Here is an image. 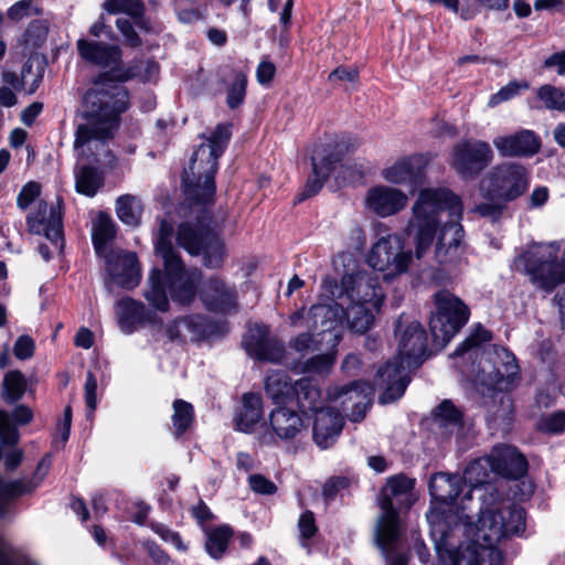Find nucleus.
Listing matches in <instances>:
<instances>
[{"label": "nucleus", "mask_w": 565, "mask_h": 565, "mask_svg": "<svg viewBox=\"0 0 565 565\" xmlns=\"http://www.w3.org/2000/svg\"><path fill=\"white\" fill-rule=\"evenodd\" d=\"M231 136L232 125L226 122L218 124L212 131L203 135L206 142L201 143L194 151L183 175L184 192L191 203L205 205L213 201L218 159Z\"/></svg>", "instance_id": "39448f33"}, {"label": "nucleus", "mask_w": 565, "mask_h": 565, "mask_svg": "<svg viewBox=\"0 0 565 565\" xmlns=\"http://www.w3.org/2000/svg\"><path fill=\"white\" fill-rule=\"evenodd\" d=\"M490 340L491 333L481 326H478L470 333V335L467 337L466 340L456 349L455 354L461 355L465 352H468L469 350L477 348L480 344L488 342Z\"/></svg>", "instance_id": "13d9d810"}, {"label": "nucleus", "mask_w": 565, "mask_h": 565, "mask_svg": "<svg viewBox=\"0 0 565 565\" xmlns=\"http://www.w3.org/2000/svg\"><path fill=\"white\" fill-rule=\"evenodd\" d=\"M205 327L206 320L202 316H190L181 318L175 321V328L179 329L177 337H179L182 331L189 332L192 339L201 337L205 333ZM169 332L172 339L175 338V335L172 333V330H169Z\"/></svg>", "instance_id": "864d4df0"}, {"label": "nucleus", "mask_w": 565, "mask_h": 565, "mask_svg": "<svg viewBox=\"0 0 565 565\" xmlns=\"http://www.w3.org/2000/svg\"><path fill=\"white\" fill-rule=\"evenodd\" d=\"M493 146L503 158L532 157L540 151L541 139L534 131L523 129L495 137Z\"/></svg>", "instance_id": "bb28decb"}, {"label": "nucleus", "mask_w": 565, "mask_h": 565, "mask_svg": "<svg viewBox=\"0 0 565 565\" xmlns=\"http://www.w3.org/2000/svg\"><path fill=\"white\" fill-rule=\"evenodd\" d=\"M143 204L141 199L132 194H124L116 200V214L126 225L137 227L141 222Z\"/></svg>", "instance_id": "58836bf2"}, {"label": "nucleus", "mask_w": 565, "mask_h": 565, "mask_svg": "<svg viewBox=\"0 0 565 565\" xmlns=\"http://www.w3.org/2000/svg\"><path fill=\"white\" fill-rule=\"evenodd\" d=\"M436 306L429 327L437 343H447L468 322L470 310L456 295L439 290L434 295Z\"/></svg>", "instance_id": "f8f14e48"}, {"label": "nucleus", "mask_w": 565, "mask_h": 565, "mask_svg": "<svg viewBox=\"0 0 565 565\" xmlns=\"http://www.w3.org/2000/svg\"><path fill=\"white\" fill-rule=\"evenodd\" d=\"M268 424L270 431L260 437V441L267 445L275 444L277 440H294L305 430L301 416L285 406H279L270 412Z\"/></svg>", "instance_id": "aec40b11"}, {"label": "nucleus", "mask_w": 565, "mask_h": 565, "mask_svg": "<svg viewBox=\"0 0 565 565\" xmlns=\"http://www.w3.org/2000/svg\"><path fill=\"white\" fill-rule=\"evenodd\" d=\"M463 484L462 478L458 475L437 472L430 477L428 488L435 501L451 504L457 499Z\"/></svg>", "instance_id": "2f4dec72"}, {"label": "nucleus", "mask_w": 565, "mask_h": 565, "mask_svg": "<svg viewBox=\"0 0 565 565\" xmlns=\"http://www.w3.org/2000/svg\"><path fill=\"white\" fill-rule=\"evenodd\" d=\"M248 482L252 490L257 493L273 494L277 490L276 486L262 475H252Z\"/></svg>", "instance_id": "69168bd1"}, {"label": "nucleus", "mask_w": 565, "mask_h": 565, "mask_svg": "<svg viewBox=\"0 0 565 565\" xmlns=\"http://www.w3.org/2000/svg\"><path fill=\"white\" fill-rule=\"evenodd\" d=\"M525 530V511L503 500L480 508V514L468 533L472 539L450 554L452 565H503L500 544Z\"/></svg>", "instance_id": "7ed1b4c3"}, {"label": "nucleus", "mask_w": 565, "mask_h": 565, "mask_svg": "<svg viewBox=\"0 0 565 565\" xmlns=\"http://www.w3.org/2000/svg\"><path fill=\"white\" fill-rule=\"evenodd\" d=\"M407 202L408 198L402 190L388 185H375L365 196L366 207L381 217L397 214Z\"/></svg>", "instance_id": "393cba45"}, {"label": "nucleus", "mask_w": 565, "mask_h": 565, "mask_svg": "<svg viewBox=\"0 0 565 565\" xmlns=\"http://www.w3.org/2000/svg\"><path fill=\"white\" fill-rule=\"evenodd\" d=\"M323 342H326V339L318 337L317 333L302 332L294 338L289 345L299 354L307 355L320 350V344Z\"/></svg>", "instance_id": "3c124183"}, {"label": "nucleus", "mask_w": 565, "mask_h": 565, "mask_svg": "<svg viewBox=\"0 0 565 565\" xmlns=\"http://www.w3.org/2000/svg\"><path fill=\"white\" fill-rule=\"evenodd\" d=\"M158 74L159 65L147 60L122 68L117 81L108 74L93 81L83 97L82 117L85 121L75 131L74 149L79 157L105 167L114 166L109 141L120 125L121 115L130 106L129 92L121 83L132 78L150 82Z\"/></svg>", "instance_id": "f257e3e1"}, {"label": "nucleus", "mask_w": 565, "mask_h": 565, "mask_svg": "<svg viewBox=\"0 0 565 565\" xmlns=\"http://www.w3.org/2000/svg\"><path fill=\"white\" fill-rule=\"evenodd\" d=\"M233 534L230 526L223 525L213 530L207 537L205 547L207 553L214 557L220 558L227 547V543Z\"/></svg>", "instance_id": "09e8293b"}, {"label": "nucleus", "mask_w": 565, "mask_h": 565, "mask_svg": "<svg viewBox=\"0 0 565 565\" xmlns=\"http://www.w3.org/2000/svg\"><path fill=\"white\" fill-rule=\"evenodd\" d=\"M265 391L267 396L277 405L294 402L296 382L281 371H275L267 375L265 380Z\"/></svg>", "instance_id": "72a5a7b5"}, {"label": "nucleus", "mask_w": 565, "mask_h": 565, "mask_svg": "<svg viewBox=\"0 0 565 565\" xmlns=\"http://www.w3.org/2000/svg\"><path fill=\"white\" fill-rule=\"evenodd\" d=\"M34 342L29 335H21L14 343L13 353L19 360H26L33 355Z\"/></svg>", "instance_id": "680f3d73"}, {"label": "nucleus", "mask_w": 565, "mask_h": 565, "mask_svg": "<svg viewBox=\"0 0 565 565\" xmlns=\"http://www.w3.org/2000/svg\"><path fill=\"white\" fill-rule=\"evenodd\" d=\"M412 259L411 249H405L402 237L396 234L380 237L373 244L367 257L373 269L385 273V280H392L405 274Z\"/></svg>", "instance_id": "4468645a"}, {"label": "nucleus", "mask_w": 565, "mask_h": 565, "mask_svg": "<svg viewBox=\"0 0 565 565\" xmlns=\"http://www.w3.org/2000/svg\"><path fill=\"white\" fill-rule=\"evenodd\" d=\"M372 394L373 390L367 383L358 381L342 386H330L327 398L339 404L350 420L360 422L371 405Z\"/></svg>", "instance_id": "f3484780"}, {"label": "nucleus", "mask_w": 565, "mask_h": 565, "mask_svg": "<svg viewBox=\"0 0 565 565\" xmlns=\"http://www.w3.org/2000/svg\"><path fill=\"white\" fill-rule=\"evenodd\" d=\"M41 193V186L38 182H29L26 183L20 191L17 204L21 210H25L30 206L32 202L35 201V199Z\"/></svg>", "instance_id": "052dcab7"}, {"label": "nucleus", "mask_w": 565, "mask_h": 565, "mask_svg": "<svg viewBox=\"0 0 565 565\" xmlns=\"http://www.w3.org/2000/svg\"><path fill=\"white\" fill-rule=\"evenodd\" d=\"M84 388H85L86 406L89 409V414H93L94 411L96 409V405H97V398H96L97 380L92 372L87 373Z\"/></svg>", "instance_id": "0e129e2a"}, {"label": "nucleus", "mask_w": 565, "mask_h": 565, "mask_svg": "<svg viewBox=\"0 0 565 565\" xmlns=\"http://www.w3.org/2000/svg\"><path fill=\"white\" fill-rule=\"evenodd\" d=\"M106 270L111 279L126 289H132L140 282L141 274L137 255L132 252L110 249L104 255Z\"/></svg>", "instance_id": "4be33fe9"}, {"label": "nucleus", "mask_w": 565, "mask_h": 565, "mask_svg": "<svg viewBox=\"0 0 565 565\" xmlns=\"http://www.w3.org/2000/svg\"><path fill=\"white\" fill-rule=\"evenodd\" d=\"M43 67L41 63L34 58H29L21 72L22 85L30 94L34 93L43 79Z\"/></svg>", "instance_id": "8fccbe9b"}, {"label": "nucleus", "mask_w": 565, "mask_h": 565, "mask_svg": "<svg viewBox=\"0 0 565 565\" xmlns=\"http://www.w3.org/2000/svg\"><path fill=\"white\" fill-rule=\"evenodd\" d=\"M164 273L159 268L150 270L142 295L156 310L167 312L170 308L168 291L171 299L189 306L198 294V285L202 273L198 268L186 269L181 257L163 263Z\"/></svg>", "instance_id": "0eeeda50"}, {"label": "nucleus", "mask_w": 565, "mask_h": 565, "mask_svg": "<svg viewBox=\"0 0 565 565\" xmlns=\"http://www.w3.org/2000/svg\"><path fill=\"white\" fill-rule=\"evenodd\" d=\"M395 331L398 335L397 355L379 370L375 380V384L383 388L380 396L382 404L402 397L411 381L409 373L423 363L427 347L426 331L418 321H411L402 315L396 321Z\"/></svg>", "instance_id": "20e7f679"}, {"label": "nucleus", "mask_w": 565, "mask_h": 565, "mask_svg": "<svg viewBox=\"0 0 565 565\" xmlns=\"http://www.w3.org/2000/svg\"><path fill=\"white\" fill-rule=\"evenodd\" d=\"M436 425L448 434H459L462 429V414L449 399L441 402L434 412Z\"/></svg>", "instance_id": "4c0bfd02"}, {"label": "nucleus", "mask_w": 565, "mask_h": 565, "mask_svg": "<svg viewBox=\"0 0 565 565\" xmlns=\"http://www.w3.org/2000/svg\"><path fill=\"white\" fill-rule=\"evenodd\" d=\"M530 185L525 167L515 162H503L491 168L481 179L479 189L484 199L472 212L491 222L499 221L507 204L522 196Z\"/></svg>", "instance_id": "423d86ee"}, {"label": "nucleus", "mask_w": 565, "mask_h": 565, "mask_svg": "<svg viewBox=\"0 0 565 565\" xmlns=\"http://www.w3.org/2000/svg\"><path fill=\"white\" fill-rule=\"evenodd\" d=\"M19 552L7 541L0 539V565H18Z\"/></svg>", "instance_id": "774afa93"}, {"label": "nucleus", "mask_w": 565, "mask_h": 565, "mask_svg": "<svg viewBox=\"0 0 565 565\" xmlns=\"http://www.w3.org/2000/svg\"><path fill=\"white\" fill-rule=\"evenodd\" d=\"M414 484V479L399 473L390 477L380 492L379 505L382 513L376 522L374 540L385 558L398 554L402 531L397 509L411 505L409 498Z\"/></svg>", "instance_id": "6e6552de"}, {"label": "nucleus", "mask_w": 565, "mask_h": 565, "mask_svg": "<svg viewBox=\"0 0 565 565\" xmlns=\"http://www.w3.org/2000/svg\"><path fill=\"white\" fill-rule=\"evenodd\" d=\"M294 401L302 413H316L324 403L320 388L309 379L296 381Z\"/></svg>", "instance_id": "f704fd0d"}, {"label": "nucleus", "mask_w": 565, "mask_h": 565, "mask_svg": "<svg viewBox=\"0 0 565 565\" xmlns=\"http://www.w3.org/2000/svg\"><path fill=\"white\" fill-rule=\"evenodd\" d=\"M104 184L103 174L90 166H83L75 173L76 191L86 196H94Z\"/></svg>", "instance_id": "79ce46f5"}, {"label": "nucleus", "mask_w": 565, "mask_h": 565, "mask_svg": "<svg viewBox=\"0 0 565 565\" xmlns=\"http://www.w3.org/2000/svg\"><path fill=\"white\" fill-rule=\"evenodd\" d=\"M558 247L554 244H533L515 258V268L529 276L536 287L552 291L565 282V260L558 262Z\"/></svg>", "instance_id": "9d476101"}, {"label": "nucleus", "mask_w": 565, "mask_h": 565, "mask_svg": "<svg viewBox=\"0 0 565 565\" xmlns=\"http://www.w3.org/2000/svg\"><path fill=\"white\" fill-rule=\"evenodd\" d=\"M0 440L6 445H14L19 440L18 429L4 411H0Z\"/></svg>", "instance_id": "bf43d9fd"}, {"label": "nucleus", "mask_w": 565, "mask_h": 565, "mask_svg": "<svg viewBox=\"0 0 565 565\" xmlns=\"http://www.w3.org/2000/svg\"><path fill=\"white\" fill-rule=\"evenodd\" d=\"M315 415L313 439L320 448H329L343 428V417L334 408L324 406Z\"/></svg>", "instance_id": "cd10ccee"}, {"label": "nucleus", "mask_w": 565, "mask_h": 565, "mask_svg": "<svg viewBox=\"0 0 565 565\" xmlns=\"http://www.w3.org/2000/svg\"><path fill=\"white\" fill-rule=\"evenodd\" d=\"M51 466V459L45 456L38 465L35 472L30 479H17L0 481V499L10 501L22 495L31 494L44 480Z\"/></svg>", "instance_id": "c756f323"}, {"label": "nucleus", "mask_w": 565, "mask_h": 565, "mask_svg": "<svg viewBox=\"0 0 565 565\" xmlns=\"http://www.w3.org/2000/svg\"><path fill=\"white\" fill-rule=\"evenodd\" d=\"M493 160L490 145L482 140L466 139L451 151L450 167L463 179H473Z\"/></svg>", "instance_id": "2eb2a0df"}, {"label": "nucleus", "mask_w": 565, "mask_h": 565, "mask_svg": "<svg viewBox=\"0 0 565 565\" xmlns=\"http://www.w3.org/2000/svg\"><path fill=\"white\" fill-rule=\"evenodd\" d=\"M343 151H349V146L344 140L337 142L332 149L331 145H328L315 150L311 157L313 175L308 179L303 191L299 194V202L317 194L322 189L326 180L335 169V164L341 161Z\"/></svg>", "instance_id": "a211bd4d"}, {"label": "nucleus", "mask_w": 565, "mask_h": 565, "mask_svg": "<svg viewBox=\"0 0 565 565\" xmlns=\"http://www.w3.org/2000/svg\"><path fill=\"white\" fill-rule=\"evenodd\" d=\"M26 390V381L20 371H10L2 382V397L7 403L19 401Z\"/></svg>", "instance_id": "49530a36"}, {"label": "nucleus", "mask_w": 565, "mask_h": 565, "mask_svg": "<svg viewBox=\"0 0 565 565\" xmlns=\"http://www.w3.org/2000/svg\"><path fill=\"white\" fill-rule=\"evenodd\" d=\"M493 473L519 479L527 471V461L514 447L500 445L492 448Z\"/></svg>", "instance_id": "c85d7f7f"}, {"label": "nucleus", "mask_w": 565, "mask_h": 565, "mask_svg": "<svg viewBox=\"0 0 565 565\" xmlns=\"http://www.w3.org/2000/svg\"><path fill=\"white\" fill-rule=\"evenodd\" d=\"M344 309L334 300L311 306L306 319L305 327L326 339L331 349H334L342 339V323Z\"/></svg>", "instance_id": "dca6fc26"}, {"label": "nucleus", "mask_w": 565, "mask_h": 565, "mask_svg": "<svg viewBox=\"0 0 565 565\" xmlns=\"http://www.w3.org/2000/svg\"><path fill=\"white\" fill-rule=\"evenodd\" d=\"M263 415L262 397L255 393L243 395V406L237 414L235 422L241 431L249 433L259 423Z\"/></svg>", "instance_id": "e433bc0d"}, {"label": "nucleus", "mask_w": 565, "mask_h": 565, "mask_svg": "<svg viewBox=\"0 0 565 565\" xmlns=\"http://www.w3.org/2000/svg\"><path fill=\"white\" fill-rule=\"evenodd\" d=\"M427 160L422 154H412L397 159L382 170L381 177L393 184H406L415 190L424 183Z\"/></svg>", "instance_id": "5701e85b"}, {"label": "nucleus", "mask_w": 565, "mask_h": 565, "mask_svg": "<svg viewBox=\"0 0 565 565\" xmlns=\"http://www.w3.org/2000/svg\"><path fill=\"white\" fill-rule=\"evenodd\" d=\"M115 235L116 228L113 220L109 215L100 213L94 224L92 233L94 248L99 256H104L109 252L107 244Z\"/></svg>", "instance_id": "ea45409f"}, {"label": "nucleus", "mask_w": 565, "mask_h": 565, "mask_svg": "<svg viewBox=\"0 0 565 565\" xmlns=\"http://www.w3.org/2000/svg\"><path fill=\"white\" fill-rule=\"evenodd\" d=\"M527 88H529V83L525 81H521V82L511 81L505 86H503L499 92H497L495 94H493L490 97L488 105L490 107L498 106L499 104L510 100L511 98L519 95V93L522 89H527Z\"/></svg>", "instance_id": "6e6d98bb"}, {"label": "nucleus", "mask_w": 565, "mask_h": 565, "mask_svg": "<svg viewBox=\"0 0 565 565\" xmlns=\"http://www.w3.org/2000/svg\"><path fill=\"white\" fill-rule=\"evenodd\" d=\"M380 310L367 305L350 303L344 311L348 328L355 333H365L374 326L375 315Z\"/></svg>", "instance_id": "c9c22d12"}, {"label": "nucleus", "mask_w": 565, "mask_h": 565, "mask_svg": "<svg viewBox=\"0 0 565 565\" xmlns=\"http://www.w3.org/2000/svg\"><path fill=\"white\" fill-rule=\"evenodd\" d=\"M26 223L31 233L43 234L56 248L63 247V224L58 199L55 204H47L43 200L38 201L35 212L28 215Z\"/></svg>", "instance_id": "6ab92c4d"}, {"label": "nucleus", "mask_w": 565, "mask_h": 565, "mask_svg": "<svg viewBox=\"0 0 565 565\" xmlns=\"http://www.w3.org/2000/svg\"><path fill=\"white\" fill-rule=\"evenodd\" d=\"M497 355L501 361L499 364L495 363L492 370L487 371V369L482 366L481 382L494 392L493 398L499 403V405L494 406V409L491 411V420L494 424H509L512 419L514 406L511 396L504 391L510 390L513 385L519 374V365L516 364L514 355L507 350L498 352Z\"/></svg>", "instance_id": "9b49d317"}, {"label": "nucleus", "mask_w": 565, "mask_h": 565, "mask_svg": "<svg viewBox=\"0 0 565 565\" xmlns=\"http://www.w3.org/2000/svg\"><path fill=\"white\" fill-rule=\"evenodd\" d=\"M323 287L334 297L347 295L350 303L367 305L375 309H381L385 298L377 275L371 270H358L343 275L339 295H337L339 287L332 280L323 279Z\"/></svg>", "instance_id": "ddd939ff"}, {"label": "nucleus", "mask_w": 565, "mask_h": 565, "mask_svg": "<svg viewBox=\"0 0 565 565\" xmlns=\"http://www.w3.org/2000/svg\"><path fill=\"white\" fill-rule=\"evenodd\" d=\"M118 323L125 333H131L149 319V311L141 301L125 298L117 302Z\"/></svg>", "instance_id": "7c9ffc66"}, {"label": "nucleus", "mask_w": 565, "mask_h": 565, "mask_svg": "<svg viewBox=\"0 0 565 565\" xmlns=\"http://www.w3.org/2000/svg\"><path fill=\"white\" fill-rule=\"evenodd\" d=\"M335 362V353L327 352L317 354L305 361L302 371L306 373L323 374L328 373Z\"/></svg>", "instance_id": "5fc2aeb1"}, {"label": "nucleus", "mask_w": 565, "mask_h": 565, "mask_svg": "<svg viewBox=\"0 0 565 565\" xmlns=\"http://www.w3.org/2000/svg\"><path fill=\"white\" fill-rule=\"evenodd\" d=\"M536 97L550 110L565 113V90L550 84L542 85L536 90Z\"/></svg>", "instance_id": "de8ad7c7"}, {"label": "nucleus", "mask_w": 565, "mask_h": 565, "mask_svg": "<svg viewBox=\"0 0 565 565\" xmlns=\"http://www.w3.org/2000/svg\"><path fill=\"white\" fill-rule=\"evenodd\" d=\"M492 451L484 457L478 458L465 469L463 476L471 484H482L488 482L492 470Z\"/></svg>", "instance_id": "a18cd8bd"}, {"label": "nucleus", "mask_w": 565, "mask_h": 565, "mask_svg": "<svg viewBox=\"0 0 565 565\" xmlns=\"http://www.w3.org/2000/svg\"><path fill=\"white\" fill-rule=\"evenodd\" d=\"M173 234L172 224L166 218L159 220V227L156 235L154 248L163 263H170L172 259L181 257L179 252L172 245Z\"/></svg>", "instance_id": "a19ab883"}, {"label": "nucleus", "mask_w": 565, "mask_h": 565, "mask_svg": "<svg viewBox=\"0 0 565 565\" xmlns=\"http://www.w3.org/2000/svg\"><path fill=\"white\" fill-rule=\"evenodd\" d=\"M200 298L204 306L214 312L227 313L235 310L237 306L236 289L217 277H211L204 281Z\"/></svg>", "instance_id": "a878e982"}, {"label": "nucleus", "mask_w": 565, "mask_h": 565, "mask_svg": "<svg viewBox=\"0 0 565 565\" xmlns=\"http://www.w3.org/2000/svg\"><path fill=\"white\" fill-rule=\"evenodd\" d=\"M223 222L224 218L213 220L204 213L198 218L196 224L182 223L179 225L177 242L189 254H201L204 266L218 268L226 257L225 244L217 235Z\"/></svg>", "instance_id": "1a4fd4ad"}, {"label": "nucleus", "mask_w": 565, "mask_h": 565, "mask_svg": "<svg viewBox=\"0 0 565 565\" xmlns=\"http://www.w3.org/2000/svg\"><path fill=\"white\" fill-rule=\"evenodd\" d=\"M244 345L249 355L273 363H280L285 358L282 342L269 337L267 327L255 324L249 328Z\"/></svg>", "instance_id": "b1692460"}, {"label": "nucleus", "mask_w": 565, "mask_h": 565, "mask_svg": "<svg viewBox=\"0 0 565 565\" xmlns=\"http://www.w3.org/2000/svg\"><path fill=\"white\" fill-rule=\"evenodd\" d=\"M76 49L82 60L100 68H109L116 77L122 71V52L118 45L82 38L77 40Z\"/></svg>", "instance_id": "412c9836"}, {"label": "nucleus", "mask_w": 565, "mask_h": 565, "mask_svg": "<svg viewBox=\"0 0 565 565\" xmlns=\"http://www.w3.org/2000/svg\"><path fill=\"white\" fill-rule=\"evenodd\" d=\"M102 8L109 14H127L135 20L140 31L149 32L151 30L150 22L146 18V6L142 0H105Z\"/></svg>", "instance_id": "473e14b6"}, {"label": "nucleus", "mask_w": 565, "mask_h": 565, "mask_svg": "<svg viewBox=\"0 0 565 565\" xmlns=\"http://www.w3.org/2000/svg\"><path fill=\"white\" fill-rule=\"evenodd\" d=\"M172 407L173 434L175 435V437H180L192 425L194 420V409L190 403L183 399H175L173 402Z\"/></svg>", "instance_id": "c03bdc74"}, {"label": "nucleus", "mask_w": 565, "mask_h": 565, "mask_svg": "<svg viewBox=\"0 0 565 565\" xmlns=\"http://www.w3.org/2000/svg\"><path fill=\"white\" fill-rule=\"evenodd\" d=\"M367 171L369 164L364 161H345L340 164L338 178H341L347 183H356L363 180Z\"/></svg>", "instance_id": "603ef678"}, {"label": "nucleus", "mask_w": 565, "mask_h": 565, "mask_svg": "<svg viewBox=\"0 0 565 565\" xmlns=\"http://www.w3.org/2000/svg\"><path fill=\"white\" fill-rule=\"evenodd\" d=\"M448 211L450 220L447 221L439 233L435 257L441 265L456 262L460 256V244L463 237V227L460 224L462 204L459 196L443 188L424 189L419 192L412 206L413 217L407 225V232L415 228V256L417 259L430 249L440 215Z\"/></svg>", "instance_id": "f03ea898"}, {"label": "nucleus", "mask_w": 565, "mask_h": 565, "mask_svg": "<svg viewBox=\"0 0 565 565\" xmlns=\"http://www.w3.org/2000/svg\"><path fill=\"white\" fill-rule=\"evenodd\" d=\"M228 76L231 82L226 88V104L231 109H235L242 105L245 99L247 75L242 70L230 68Z\"/></svg>", "instance_id": "37998d69"}, {"label": "nucleus", "mask_w": 565, "mask_h": 565, "mask_svg": "<svg viewBox=\"0 0 565 565\" xmlns=\"http://www.w3.org/2000/svg\"><path fill=\"white\" fill-rule=\"evenodd\" d=\"M116 28L121 33L126 45L130 47H139L142 45V40L136 31L135 20L128 18H118L116 20Z\"/></svg>", "instance_id": "4d7b16f0"}, {"label": "nucleus", "mask_w": 565, "mask_h": 565, "mask_svg": "<svg viewBox=\"0 0 565 565\" xmlns=\"http://www.w3.org/2000/svg\"><path fill=\"white\" fill-rule=\"evenodd\" d=\"M298 527L302 539H311L317 532L313 513L310 511L302 513L298 521Z\"/></svg>", "instance_id": "338daca9"}, {"label": "nucleus", "mask_w": 565, "mask_h": 565, "mask_svg": "<svg viewBox=\"0 0 565 565\" xmlns=\"http://www.w3.org/2000/svg\"><path fill=\"white\" fill-rule=\"evenodd\" d=\"M542 429L552 434L563 433L565 430V412H557L544 418Z\"/></svg>", "instance_id": "e2e57ef3"}]
</instances>
